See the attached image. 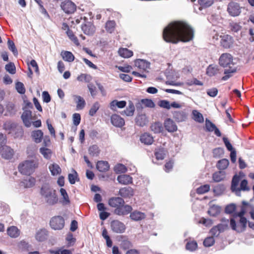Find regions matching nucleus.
Masks as SVG:
<instances>
[{
    "instance_id": "obj_20",
    "label": "nucleus",
    "mask_w": 254,
    "mask_h": 254,
    "mask_svg": "<svg viewBox=\"0 0 254 254\" xmlns=\"http://www.w3.org/2000/svg\"><path fill=\"white\" fill-rule=\"evenodd\" d=\"M117 180L119 183L124 185L130 184L132 183V178L127 174L119 175Z\"/></svg>"
},
{
    "instance_id": "obj_64",
    "label": "nucleus",
    "mask_w": 254,
    "mask_h": 254,
    "mask_svg": "<svg viewBox=\"0 0 254 254\" xmlns=\"http://www.w3.org/2000/svg\"><path fill=\"white\" fill-rule=\"evenodd\" d=\"M66 240L67 242V245L68 246H72L75 242V239L73 237V235L71 233L67 234L66 238Z\"/></svg>"
},
{
    "instance_id": "obj_5",
    "label": "nucleus",
    "mask_w": 254,
    "mask_h": 254,
    "mask_svg": "<svg viewBox=\"0 0 254 254\" xmlns=\"http://www.w3.org/2000/svg\"><path fill=\"white\" fill-rule=\"evenodd\" d=\"M49 224L52 229L61 230L64 227L65 220L62 216H55L51 218Z\"/></svg>"
},
{
    "instance_id": "obj_17",
    "label": "nucleus",
    "mask_w": 254,
    "mask_h": 254,
    "mask_svg": "<svg viewBox=\"0 0 254 254\" xmlns=\"http://www.w3.org/2000/svg\"><path fill=\"white\" fill-rule=\"evenodd\" d=\"M108 204L111 207L117 208L120 205L124 204L125 201L120 197H112L109 199Z\"/></svg>"
},
{
    "instance_id": "obj_2",
    "label": "nucleus",
    "mask_w": 254,
    "mask_h": 254,
    "mask_svg": "<svg viewBox=\"0 0 254 254\" xmlns=\"http://www.w3.org/2000/svg\"><path fill=\"white\" fill-rule=\"evenodd\" d=\"M219 64L225 68L224 71L225 75L222 77V80H227L237 71V67L233 62V57L229 53H223L220 56L219 59Z\"/></svg>"
},
{
    "instance_id": "obj_7",
    "label": "nucleus",
    "mask_w": 254,
    "mask_h": 254,
    "mask_svg": "<svg viewBox=\"0 0 254 254\" xmlns=\"http://www.w3.org/2000/svg\"><path fill=\"white\" fill-rule=\"evenodd\" d=\"M121 238H124L120 244L121 248L125 251H127L126 254H138L139 252L135 249H130L132 247L131 243L125 237L122 236Z\"/></svg>"
},
{
    "instance_id": "obj_63",
    "label": "nucleus",
    "mask_w": 254,
    "mask_h": 254,
    "mask_svg": "<svg viewBox=\"0 0 254 254\" xmlns=\"http://www.w3.org/2000/svg\"><path fill=\"white\" fill-rule=\"evenodd\" d=\"M6 110L10 115H14L16 112L15 106L12 103H8L7 104Z\"/></svg>"
},
{
    "instance_id": "obj_49",
    "label": "nucleus",
    "mask_w": 254,
    "mask_h": 254,
    "mask_svg": "<svg viewBox=\"0 0 254 254\" xmlns=\"http://www.w3.org/2000/svg\"><path fill=\"white\" fill-rule=\"evenodd\" d=\"M74 97L77 99V101H76V108L78 110L83 109L86 104L85 101L84 99L80 96L75 95Z\"/></svg>"
},
{
    "instance_id": "obj_55",
    "label": "nucleus",
    "mask_w": 254,
    "mask_h": 254,
    "mask_svg": "<svg viewBox=\"0 0 254 254\" xmlns=\"http://www.w3.org/2000/svg\"><path fill=\"white\" fill-rule=\"evenodd\" d=\"M99 108L100 104L99 102H96L93 104V105L92 106L90 109L89 110V115L91 117L94 116L96 114L97 111L99 110Z\"/></svg>"
},
{
    "instance_id": "obj_42",
    "label": "nucleus",
    "mask_w": 254,
    "mask_h": 254,
    "mask_svg": "<svg viewBox=\"0 0 254 254\" xmlns=\"http://www.w3.org/2000/svg\"><path fill=\"white\" fill-rule=\"evenodd\" d=\"M229 164V160L227 159H222L218 161L216 167L220 170L226 169Z\"/></svg>"
},
{
    "instance_id": "obj_54",
    "label": "nucleus",
    "mask_w": 254,
    "mask_h": 254,
    "mask_svg": "<svg viewBox=\"0 0 254 254\" xmlns=\"http://www.w3.org/2000/svg\"><path fill=\"white\" fill-rule=\"evenodd\" d=\"M15 88L17 92L20 94H24L25 93V88L23 83L17 81L15 83Z\"/></svg>"
},
{
    "instance_id": "obj_19",
    "label": "nucleus",
    "mask_w": 254,
    "mask_h": 254,
    "mask_svg": "<svg viewBox=\"0 0 254 254\" xmlns=\"http://www.w3.org/2000/svg\"><path fill=\"white\" fill-rule=\"evenodd\" d=\"M119 194L123 197H130L134 194L133 190L130 187H124L120 189Z\"/></svg>"
},
{
    "instance_id": "obj_41",
    "label": "nucleus",
    "mask_w": 254,
    "mask_h": 254,
    "mask_svg": "<svg viewBox=\"0 0 254 254\" xmlns=\"http://www.w3.org/2000/svg\"><path fill=\"white\" fill-rule=\"evenodd\" d=\"M51 174L53 176H56L61 173V169L59 165L53 163L49 166V167Z\"/></svg>"
},
{
    "instance_id": "obj_57",
    "label": "nucleus",
    "mask_w": 254,
    "mask_h": 254,
    "mask_svg": "<svg viewBox=\"0 0 254 254\" xmlns=\"http://www.w3.org/2000/svg\"><path fill=\"white\" fill-rule=\"evenodd\" d=\"M39 151L46 159L50 158L52 153L50 149L45 147H41L39 149Z\"/></svg>"
},
{
    "instance_id": "obj_14",
    "label": "nucleus",
    "mask_w": 254,
    "mask_h": 254,
    "mask_svg": "<svg viewBox=\"0 0 254 254\" xmlns=\"http://www.w3.org/2000/svg\"><path fill=\"white\" fill-rule=\"evenodd\" d=\"M246 213V210L244 207H242L240 212L236 213L234 214V219H237L238 217H240V223L242 224V228L239 227V231L245 230L246 228L247 220L246 217L244 216Z\"/></svg>"
},
{
    "instance_id": "obj_47",
    "label": "nucleus",
    "mask_w": 254,
    "mask_h": 254,
    "mask_svg": "<svg viewBox=\"0 0 254 254\" xmlns=\"http://www.w3.org/2000/svg\"><path fill=\"white\" fill-rule=\"evenodd\" d=\"M140 103L145 107L152 108L155 106L154 102L150 99H142L140 100Z\"/></svg>"
},
{
    "instance_id": "obj_39",
    "label": "nucleus",
    "mask_w": 254,
    "mask_h": 254,
    "mask_svg": "<svg viewBox=\"0 0 254 254\" xmlns=\"http://www.w3.org/2000/svg\"><path fill=\"white\" fill-rule=\"evenodd\" d=\"M49 251L51 254H72V253L71 250L65 249L63 247L55 250H50Z\"/></svg>"
},
{
    "instance_id": "obj_21",
    "label": "nucleus",
    "mask_w": 254,
    "mask_h": 254,
    "mask_svg": "<svg viewBox=\"0 0 254 254\" xmlns=\"http://www.w3.org/2000/svg\"><path fill=\"white\" fill-rule=\"evenodd\" d=\"M31 136L35 142L39 143L42 141L44 133L41 130H35L31 132Z\"/></svg>"
},
{
    "instance_id": "obj_43",
    "label": "nucleus",
    "mask_w": 254,
    "mask_h": 254,
    "mask_svg": "<svg viewBox=\"0 0 254 254\" xmlns=\"http://www.w3.org/2000/svg\"><path fill=\"white\" fill-rule=\"evenodd\" d=\"M221 211V208L220 207L216 205H213L212 206H210L208 211V213L212 216H216L217 215H218Z\"/></svg>"
},
{
    "instance_id": "obj_23",
    "label": "nucleus",
    "mask_w": 254,
    "mask_h": 254,
    "mask_svg": "<svg viewBox=\"0 0 254 254\" xmlns=\"http://www.w3.org/2000/svg\"><path fill=\"white\" fill-rule=\"evenodd\" d=\"M134 65L140 69H145L149 68L150 64L145 60L139 59L134 61Z\"/></svg>"
},
{
    "instance_id": "obj_24",
    "label": "nucleus",
    "mask_w": 254,
    "mask_h": 254,
    "mask_svg": "<svg viewBox=\"0 0 254 254\" xmlns=\"http://www.w3.org/2000/svg\"><path fill=\"white\" fill-rule=\"evenodd\" d=\"M97 169L101 172H106L110 168V165L107 161H98L96 164Z\"/></svg>"
},
{
    "instance_id": "obj_38",
    "label": "nucleus",
    "mask_w": 254,
    "mask_h": 254,
    "mask_svg": "<svg viewBox=\"0 0 254 254\" xmlns=\"http://www.w3.org/2000/svg\"><path fill=\"white\" fill-rule=\"evenodd\" d=\"M88 152L90 155L92 157L98 156L100 153V150L97 145L94 144L90 146L88 148Z\"/></svg>"
},
{
    "instance_id": "obj_34",
    "label": "nucleus",
    "mask_w": 254,
    "mask_h": 254,
    "mask_svg": "<svg viewBox=\"0 0 254 254\" xmlns=\"http://www.w3.org/2000/svg\"><path fill=\"white\" fill-rule=\"evenodd\" d=\"M219 70L218 66L210 64L206 69V74L208 76L212 77L216 75L218 73Z\"/></svg>"
},
{
    "instance_id": "obj_32",
    "label": "nucleus",
    "mask_w": 254,
    "mask_h": 254,
    "mask_svg": "<svg viewBox=\"0 0 254 254\" xmlns=\"http://www.w3.org/2000/svg\"><path fill=\"white\" fill-rule=\"evenodd\" d=\"M63 59L66 62L70 63L74 60L75 57L73 54L69 51H64L61 53Z\"/></svg>"
},
{
    "instance_id": "obj_25",
    "label": "nucleus",
    "mask_w": 254,
    "mask_h": 254,
    "mask_svg": "<svg viewBox=\"0 0 254 254\" xmlns=\"http://www.w3.org/2000/svg\"><path fill=\"white\" fill-rule=\"evenodd\" d=\"M127 102L126 101H118L117 100H114L110 103V108L113 111L116 110V108L122 109L126 106Z\"/></svg>"
},
{
    "instance_id": "obj_26",
    "label": "nucleus",
    "mask_w": 254,
    "mask_h": 254,
    "mask_svg": "<svg viewBox=\"0 0 254 254\" xmlns=\"http://www.w3.org/2000/svg\"><path fill=\"white\" fill-rule=\"evenodd\" d=\"M135 122L137 126L143 127L147 124L148 120L145 115H138L135 119Z\"/></svg>"
},
{
    "instance_id": "obj_4",
    "label": "nucleus",
    "mask_w": 254,
    "mask_h": 254,
    "mask_svg": "<svg viewBox=\"0 0 254 254\" xmlns=\"http://www.w3.org/2000/svg\"><path fill=\"white\" fill-rule=\"evenodd\" d=\"M37 164L34 160H26L18 165V170L21 173L25 175L30 176L32 174Z\"/></svg>"
},
{
    "instance_id": "obj_60",
    "label": "nucleus",
    "mask_w": 254,
    "mask_h": 254,
    "mask_svg": "<svg viewBox=\"0 0 254 254\" xmlns=\"http://www.w3.org/2000/svg\"><path fill=\"white\" fill-rule=\"evenodd\" d=\"M215 243L214 239L213 237H208L206 238L203 241V245L205 247H209L213 245Z\"/></svg>"
},
{
    "instance_id": "obj_11",
    "label": "nucleus",
    "mask_w": 254,
    "mask_h": 254,
    "mask_svg": "<svg viewBox=\"0 0 254 254\" xmlns=\"http://www.w3.org/2000/svg\"><path fill=\"white\" fill-rule=\"evenodd\" d=\"M220 45L225 49L231 48L234 43L233 37L228 34L221 35L220 36Z\"/></svg>"
},
{
    "instance_id": "obj_8",
    "label": "nucleus",
    "mask_w": 254,
    "mask_h": 254,
    "mask_svg": "<svg viewBox=\"0 0 254 254\" xmlns=\"http://www.w3.org/2000/svg\"><path fill=\"white\" fill-rule=\"evenodd\" d=\"M83 19L84 23L81 25L82 31L87 35H93L95 32V26L91 22L88 21V18L86 17H84Z\"/></svg>"
},
{
    "instance_id": "obj_27",
    "label": "nucleus",
    "mask_w": 254,
    "mask_h": 254,
    "mask_svg": "<svg viewBox=\"0 0 254 254\" xmlns=\"http://www.w3.org/2000/svg\"><path fill=\"white\" fill-rule=\"evenodd\" d=\"M240 180V176L237 175H235L233 176L231 186V189L233 192H235L236 193H238V190H239V189H238V185Z\"/></svg>"
},
{
    "instance_id": "obj_31",
    "label": "nucleus",
    "mask_w": 254,
    "mask_h": 254,
    "mask_svg": "<svg viewBox=\"0 0 254 254\" xmlns=\"http://www.w3.org/2000/svg\"><path fill=\"white\" fill-rule=\"evenodd\" d=\"M140 140L144 144L150 145L152 143L153 138L149 133H144L140 136Z\"/></svg>"
},
{
    "instance_id": "obj_33",
    "label": "nucleus",
    "mask_w": 254,
    "mask_h": 254,
    "mask_svg": "<svg viewBox=\"0 0 254 254\" xmlns=\"http://www.w3.org/2000/svg\"><path fill=\"white\" fill-rule=\"evenodd\" d=\"M134 111L135 108L133 103L132 102L129 101L128 105L126 109L122 111L121 114L122 115L125 114L127 116H132L133 115Z\"/></svg>"
},
{
    "instance_id": "obj_29",
    "label": "nucleus",
    "mask_w": 254,
    "mask_h": 254,
    "mask_svg": "<svg viewBox=\"0 0 254 254\" xmlns=\"http://www.w3.org/2000/svg\"><path fill=\"white\" fill-rule=\"evenodd\" d=\"M48 235V231L45 229H42L36 233L35 238L37 241L43 242L47 239Z\"/></svg>"
},
{
    "instance_id": "obj_16",
    "label": "nucleus",
    "mask_w": 254,
    "mask_h": 254,
    "mask_svg": "<svg viewBox=\"0 0 254 254\" xmlns=\"http://www.w3.org/2000/svg\"><path fill=\"white\" fill-rule=\"evenodd\" d=\"M112 124L117 127H122L125 125V120L120 116L114 114L111 117Z\"/></svg>"
},
{
    "instance_id": "obj_59",
    "label": "nucleus",
    "mask_w": 254,
    "mask_h": 254,
    "mask_svg": "<svg viewBox=\"0 0 254 254\" xmlns=\"http://www.w3.org/2000/svg\"><path fill=\"white\" fill-rule=\"evenodd\" d=\"M239 190H238V192H240L241 190L243 191H248L250 190L249 188L248 187V181L244 179L242 180L240 183V188L238 187Z\"/></svg>"
},
{
    "instance_id": "obj_50",
    "label": "nucleus",
    "mask_w": 254,
    "mask_h": 254,
    "mask_svg": "<svg viewBox=\"0 0 254 254\" xmlns=\"http://www.w3.org/2000/svg\"><path fill=\"white\" fill-rule=\"evenodd\" d=\"M193 119L196 122L201 123L204 121V118L202 115L197 110L192 111Z\"/></svg>"
},
{
    "instance_id": "obj_10",
    "label": "nucleus",
    "mask_w": 254,
    "mask_h": 254,
    "mask_svg": "<svg viewBox=\"0 0 254 254\" xmlns=\"http://www.w3.org/2000/svg\"><path fill=\"white\" fill-rule=\"evenodd\" d=\"M23 112L21 115V118L25 126L29 127L31 126L30 120H33L32 111L28 109H25V108H22Z\"/></svg>"
},
{
    "instance_id": "obj_37",
    "label": "nucleus",
    "mask_w": 254,
    "mask_h": 254,
    "mask_svg": "<svg viewBox=\"0 0 254 254\" xmlns=\"http://www.w3.org/2000/svg\"><path fill=\"white\" fill-rule=\"evenodd\" d=\"M225 178V173L222 171H219L214 173L213 174V180L215 182H219L223 181Z\"/></svg>"
},
{
    "instance_id": "obj_53",
    "label": "nucleus",
    "mask_w": 254,
    "mask_h": 254,
    "mask_svg": "<svg viewBox=\"0 0 254 254\" xmlns=\"http://www.w3.org/2000/svg\"><path fill=\"white\" fill-rule=\"evenodd\" d=\"M66 33L70 40L72 41L74 44L77 46L79 45L77 38L74 35L73 32L71 30L68 29V30H67Z\"/></svg>"
},
{
    "instance_id": "obj_18",
    "label": "nucleus",
    "mask_w": 254,
    "mask_h": 254,
    "mask_svg": "<svg viewBox=\"0 0 254 254\" xmlns=\"http://www.w3.org/2000/svg\"><path fill=\"white\" fill-rule=\"evenodd\" d=\"M18 248L23 252H29L28 254H40L38 251L29 252L31 246L24 240L21 241L18 244Z\"/></svg>"
},
{
    "instance_id": "obj_51",
    "label": "nucleus",
    "mask_w": 254,
    "mask_h": 254,
    "mask_svg": "<svg viewBox=\"0 0 254 254\" xmlns=\"http://www.w3.org/2000/svg\"><path fill=\"white\" fill-rule=\"evenodd\" d=\"M115 25L116 23L115 21L109 20L106 22L105 28L107 32L112 33L114 31Z\"/></svg>"
},
{
    "instance_id": "obj_62",
    "label": "nucleus",
    "mask_w": 254,
    "mask_h": 254,
    "mask_svg": "<svg viewBox=\"0 0 254 254\" xmlns=\"http://www.w3.org/2000/svg\"><path fill=\"white\" fill-rule=\"evenodd\" d=\"M42 96L44 103H48L51 100V97L49 92L47 91H44L42 92Z\"/></svg>"
},
{
    "instance_id": "obj_30",
    "label": "nucleus",
    "mask_w": 254,
    "mask_h": 254,
    "mask_svg": "<svg viewBox=\"0 0 254 254\" xmlns=\"http://www.w3.org/2000/svg\"><path fill=\"white\" fill-rule=\"evenodd\" d=\"M35 184V179L31 176L27 177L21 182V186L26 188H30L33 187Z\"/></svg>"
},
{
    "instance_id": "obj_13",
    "label": "nucleus",
    "mask_w": 254,
    "mask_h": 254,
    "mask_svg": "<svg viewBox=\"0 0 254 254\" xmlns=\"http://www.w3.org/2000/svg\"><path fill=\"white\" fill-rule=\"evenodd\" d=\"M132 210L130 205L126 204L120 205L114 210V213L120 216H124L130 213Z\"/></svg>"
},
{
    "instance_id": "obj_9",
    "label": "nucleus",
    "mask_w": 254,
    "mask_h": 254,
    "mask_svg": "<svg viewBox=\"0 0 254 254\" xmlns=\"http://www.w3.org/2000/svg\"><path fill=\"white\" fill-rule=\"evenodd\" d=\"M111 230L115 233L122 234L125 232L126 227L122 222L114 220L111 222Z\"/></svg>"
},
{
    "instance_id": "obj_28",
    "label": "nucleus",
    "mask_w": 254,
    "mask_h": 254,
    "mask_svg": "<svg viewBox=\"0 0 254 254\" xmlns=\"http://www.w3.org/2000/svg\"><path fill=\"white\" fill-rule=\"evenodd\" d=\"M130 218L135 221L141 220L145 218V214L141 212L135 210L130 213Z\"/></svg>"
},
{
    "instance_id": "obj_36",
    "label": "nucleus",
    "mask_w": 254,
    "mask_h": 254,
    "mask_svg": "<svg viewBox=\"0 0 254 254\" xmlns=\"http://www.w3.org/2000/svg\"><path fill=\"white\" fill-rule=\"evenodd\" d=\"M60 192L63 197V200L61 201L63 205H67L70 203V199L66 190L64 188H61Z\"/></svg>"
},
{
    "instance_id": "obj_12",
    "label": "nucleus",
    "mask_w": 254,
    "mask_h": 254,
    "mask_svg": "<svg viewBox=\"0 0 254 254\" xmlns=\"http://www.w3.org/2000/svg\"><path fill=\"white\" fill-rule=\"evenodd\" d=\"M227 11L229 14L232 16H237L241 13V8L239 4L235 2L229 3Z\"/></svg>"
},
{
    "instance_id": "obj_46",
    "label": "nucleus",
    "mask_w": 254,
    "mask_h": 254,
    "mask_svg": "<svg viewBox=\"0 0 254 254\" xmlns=\"http://www.w3.org/2000/svg\"><path fill=\"white\" fill-rule=\"evenodd\" d=\"M230 225L231 228L233 230H235V231H237V232L240 233V232H242L243 231H244V230L239 231V227H241V228L242 227V223H240V219H239V221L238 223L237 224L235 219L231 218L230 219Z\"/></svg>"
},
{
    "instance_id": "obj_56",
    "label": "nucleus",
    "mask_w": 254,
    "mask_h": 254,
    "mask_svg": "<svg viewBox=\"0 0 254 254\" xmlns=\"http://www.w3.org/2000/svg\"><path fill=\"white\" fill-rule=\"evenodd\" d=\"M7 45L9 50L12 52L14 56H17L18 55V51L15 46L14 43L9 39L7 41Z\"/></svg>"
},
{
    "instance_id": "obj_40",
    "label": "nucleus",
    "mask_w": 254,
    "mask_h": 254,
    "mask_svg": "<svg viewBox=\"0 0 254 254\" xmlns=\"http://www.w3.org/2000/svg\"><path fill=\"white\" fill-rule=\"evenodd\" d=\"M7 233L12 238H16L19 236V230L15 226H10L7 228Z\"/></svg>"
},
{
    "instance_id": "obj_35",
    "label": "nucleus",
    "mask_w": 254,
    "mask_h": 254,
    "mask_svg": "<svg viewBox=\"0 0 254 254\" xmlns=\"http://www.w3.org/2000/svg\"><path fill=\"white\" fill-rule=\"evenodd\" d=\"M118 53L120 56L124 58H128L133 56V52L127 48H120Z\"/></svg>"
},
{
    "instance_id": "obj_45",
    "label": "nucleus",
    "mask_w": 254,
    "mask_h": 254,
    "mask_svg": "<svg viewBox=\"0 0 254 254\" xmlns=\"http://www.w3.org/2000/svg\"><path fill=\"white\" fill-rule=\"evenodd\" d=\"M197 248V243L194 240L188 241L186 245V249L190 252L196 250Z\"/></svg>"
},
{
    "instance_id": "obj_1",
    "label": "nucleus",
    "mask_w": 254,
    "mask_h": 254,
    "mask_svg": "<svg viewBox=\"0 0 254 254\" xmlns=\"http://www.w3.org/2000/svg\"><path fill=\"white\" fill-rule=\"evenodd\" d=\"M191 27L183 21H176L169 24L164 30L163 38L169 43L177 44L180 41L187 42L193 38Z\"/></svg>"
},
{
    "instance_id": "obj_44",
    "label": "nucleus",
    "mask_w": 254,
    "mask_h": 254,
    "mask_svg": "<svg viewBox=\"0 0 254 254\" xmlns=\"http://www.w3.org/2000/svg\"><path fill=\"white\" fill-rule=\"evenodd\" d=\"M73 174L69 173L68 175V179L69 183L71 185H73L75 183L76 181H79V178L76 171L72 169Z\"/></svg>"
},
{
    "instance_id": "obj_22",
    "label": "nucleus",
    "mask_w": 254,
    "mask_h": 254,
    "mask_svg": "<svg viewBox=\"0 0 254 254\" xmlns=\"http://www.w3.org/2000/svg\"><path fill=\"white\" fill-rule=\"evenodd\" d=\"M164 127L169 132H174L177 130V126L176 124L170 119H167L165 120Z\"/></svg>"
},
{
    "instance_id": "obj_3",
    "label": "nucleus",
    "mask_w": 254,
    "mask_h": 254,
    "mask_svg": "<svg viewBox=\"0 0 254 254\" xmlns=\"http://www.w3.org/2000/svg\"><path fill=\"white\" fill-rule=\"evenodd\" d=\"M40 193L48 205L52 206L58 203L59 198L56 190L49 185H43L40 190Z\"/></svg>"
},
{
    "instance_id": "obj_6",
    "label": "nucleus",
    "mask_w": 254,
    "mask_h": 254,
    "mask_svg": "<svg viewBox=\"0 0 254 254\" xmlns=\"http://www.w3.org/2000/svg\"><path fill=\"white\" fill-rule=\"evenodd\" d=\"M62 9L67 14L73 13L76 10V5L70 0H66L61 4Z\"/></svg>"
},
{
    "instance_id": "obj_61",
    "label": "nucleus",
    "mask_w": 254,
    "mask_h": 254,
    "mask_svg": "<svg viewBox=\"0 0 254 254\" xmlns=\"http://www.w3.org/2000/svg\"><path fill=\"white\" fill-rule=\"evenodd\" d=\"M73 124L74 126H77L79 125L81 121V116L79 113H74L72 115Z\"/></svg>"
},
{
    "instance_id": "obj_15",
    "label": "nucleus",
    "mask_w": 254,
    "mask_h": 254,
    "mask_svg": "<svg viewBox=\"0 0 254 254\" xmlns=\"http://www.w3.org/2000/svg\"><path fill=\"white\" fill-rule=\"evenodd\" d=\"M0 153L2 158L10 159L13 155L14 151L9 146L4 145L0 148Z\"/></svg>"
},
{
    "instance_id": "obj_58",
    "label": "nucleus",
    "mask_w": 254,
    "mask_h": 254,
    "mask_svg": "<svg viewBox=\"0 0 254 254\" xmlns=\"http://www.w3.org/2000/svg\"><path fill=\"white\" fill-rule=\"evenodd\" d=\"M210 190V186L209 185H204L201 186L196 190L197 194H203L208 192Z\"/></svg>"
},
{
    "instance_id": "obj_48",
    "label": "nucleus",
    "mask_w": 254,
    "mask_h": 254,
    "mask_svg": "<svg viewBox=\"0 0 254 254\" xmlns=\"http://www.w3.org/2000/svg\"><path fill=\"white\" fill-rule=\"evenodd\" d=\"M114 170L116 174H120L126 173L127 170L125 165L120 163L114 167Z\"/></svg>"
},
{
    "instance_id": "obj_52",
    "label": "nucleus",
    "mask_w": 254,
    "mask_h": 254,
    "mask_svg": "<svg viewBox=\"0 0 254 254\" xmlns=\"http://www.w3.org/2000/svg\"><path fill=\"white\" fill-rule=\"evenodd\" d=\"M5 69L10 74H13L16 72V67L13 63L10 62L5 65Z\"/></svg>"
}]
</instances>
